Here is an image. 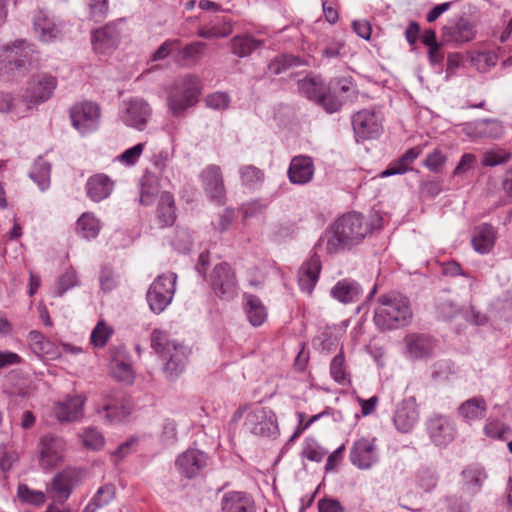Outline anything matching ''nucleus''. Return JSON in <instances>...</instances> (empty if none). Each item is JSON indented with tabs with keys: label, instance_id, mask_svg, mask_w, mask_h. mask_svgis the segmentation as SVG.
Masks as SVG:
<instances>
[{
	"label": "nucleus",
	"instance_id": "1",
	"mask_svg": "<svg viewBox=\"0 0 512 512\" xmlns=\"http://www.w3.org/2000/svg\"><path fill=\"white\" fill-rule=\"evenodd\" d=\"M382 228V218L366 217L360 212L352 211L338 217L329 227L325 249L330 255L360 245L375 231Z\"/></svg>",
	"mask_w": 512,
	"mask_h": 512
},
{
	"label": "nucleus",
	"instance_id": "2",
	"mask_svg": "<svg viewBox=\"0 0 512 512\" xmlns=\"http://www.w3.org/2000/svg\"><path fill=\"white\" fill-rule=\"evenodd\" d=\"M410 299L397 291L381 294L374 309V324L378 330L392 331L409 326L413 320Z\"/></svg>",
	"mask_w": 512,
	"mask_h": 512
},
{
	"label": "nucleus",
	"instance_id": "3",
	"mask_svg": "<svg viewBox=\"0 0 512 512\" xmlns=\"http://www.w3.org/2000/svg\"><path fill=\"white\" fill-rule=\"evenodd\" d=\"M151 347L164 361L163 373L167 380L175 381L185 370L189 349L169 339L165 331L154 329L151 333Z\"/></svg>",
	"mask_w": 512,
	"mask_h": 512
},
{
	"label": "nucleus",
	"instance_id": "4",
	"mask_svg": "<svg viewBox=\"0 0 512 512\" xmlns=\"http://www.w3.org/2000/svg\"><path fill=\"white\" fill-rule=\"evenodd\" d=\"M202 91L200 78L195 74L179 76L167 89V105L173 116H180L196 105Z\"/></svg>",
	"mask_w": 512,
	"mask_h": 512
},
{
	"label": "nucleus",
	"instance_id": "5",
	"mask_svg": "<svg viewBox=\"0 0 512 512\" xmlns=\"http://www.w3.org/2000/svg\"><path fill=\"white\" fill-rule=\"evenodd\" d=\"M208 283L213 295L221 301L230 302L239 294L236 271L228 262H220L213 267Z\"/></svg>",
	"mask_w": 512,
	"mask_h": 512
},
{
	"label": "nucleus",
	"instance_id": "6",
	"mask_svg": "<svg viewBox=\"0 0 512 512\" xmlns=\"http://www.w3.org/2000/svg\"><path fill=\"white\" fill-rule=\"evenodd\" d=\"M176 280L177 275L170 272L157 276L150 284L146 301L151 312L160 314L171 304L176 291Z\"/></svg>",
	"mask_w": 512,
	"mask_h": 512
},
{
	"label": "nucleus",
	"instance_id": "7",
	"mask_svg": "<svg viewBox=\"0 0 512 512\" xmlns=\"http://www.w3.org/2000/svg\"><path fill=\"white\" fill-rule=\"evenodd\" d=\"M477 36V25L467 15L449 19L441 28V39L448 45L461 46L473 41Z\"/></svg>",
	"mask_w": 512,
	"mask_h": 512
},
{
	"label": "nucleus",
	"instance_id": "8",
	"mask_svg": "<svg viewBox=\"0 0 512 512\" xmlns=\"http://www.w3.org/2000/svg\"><path fill=\"white\" fill-rule=\"evenodd\" d=\"M349 460L360 470H369L379 463L380 453L375 437H362L353 442Z\"/></svg>",
	"mask_w": 512,
	"mask_h": 512
},
{
	"label": "nucleus",
	"instance_id": "9",
	"mask_svg": "<svg viewBox=\"0 0 512 512\" xmlns=\"http://www.w3.org/2000/svg\"><path fill=\"white\" fill-rule=\"evenodd\" d=\"M101 115L100 107L92 101L76 103L70 109V118L73 127L85 135L95 131Z\"/></svg>",
	"mask_w": 512,
	"mask_h": 512
},
{
	"label": "nucleus",
	"instance_id": "10",
	"mask_svg": "<svg viewBox=\"0 0 512 512\" xmlns=\"http://www.w3.org/2000/svg\"><path fill=\"white\" fill-rule=\"evenodd\" d=\"M33 31L42 43H52L62 38L63 22L47 10L37 9L32 17Z\"/></svg>",
	"mask_w": 512,
	"mask_h": 512
},
{
	"label": "nucleus",
	"instance_id": "11",
	"mask_svg": "<svg viewBox=\"0 0 512 512\" xmlns=\"http://www.w3.org/2000/svg\"><path fill=\"white\" fill-rule=\"evenodd\" d=\"M123 23L124 19L120 18L93 30L91 33L93 49L101 54L110 53L115 50L120 43L122 35L121 25Z\"/></svg>",
	"mask_w": 512,
	"mask_h": 512
},
{
	"label": "nucleus",
	"instance_id": "12",
	"mask_svg": "<svg viewBox=\"0 0 512 512\" xmlns=\"http://www.w3.org/2000/svg\"><path fill=\"white\" fill-rule=\"evenodd\" d=\"M352 126L357 141L375 139L383 130L381 117L369 109L358 111L353 115Z\"/></svg>",
	"mask_w": 512,
	"mask_h": 512
},
{
	"label": "nucleus",
	"instance_id": "13",
	"mask_svg": "<svg viewBox=\"0 0 512 512\" xmlns=\"http://www.w3.org/2000/svg\"><path fill=\"white\" fill-rule=\"evenodd\" d=\"M245 425L252 434L257 436H272L278 432L276 415L267 407H258L250 411Z\"/></svg>",
	"mask_w": 512,
	"mask_h": 512
},
{
	"label": "nucleus",
	"instance_id": "14",
	"mask_svg": "<svg viewBox=\"0 0 512 512\" xmlns=\"http://www.w3.org/2000/svg\"><path fill=\"white\" fill-rule=\"evenodd\" d=\"M199 180L207 197L218 204H223L226 197V189L220 166L207 165L199 174Z\"/></svg>",
	"mask_w": 512,
	"mask_h": 512
},
{
	"label": "nucleus",
	"instance_id": "15",
	"mask_svg": "<svg viewBox=\"0 0 512 512\" xmlns=\"http://www.w3.org/2000/svg\"><path fill=\"white\" fill-rule=\"evenodd\" d=\"M57 87V79L47 74L33 76L27 84L23 99L30 105L43 103L51 98Z\"/></svg>",
	"mask_w": 512,
	"mask_h": 512
},
{
	"label": "nucleus",
	"instance_id": "16",
	"mask_svg": "<svg viewBox=\"0 0 512 512\" xmlns=\"http://www.w3.org/2000/svg\"><path fill=\"white\" fill-rule=\"evenodd\" d=\"M39 447L41 467L51 469L62 461L66 444L63 438L47 434L41 437Z\"/></svg>",
	"mask_w": 512,
	"mask_h": 512
},
{
	"label": "nucleus",
	"instance_id": "17",
	"mask_svg": "<svg viewBox=\"0 0 512 512\" xmlns=\"http://www.w3.org/2000/svg\"><path fill=\"white\" fill-rule=\"evenodd\" d=\"M125 112L122 115L123 122L134 129L143 131L152 116V108L142 98H133L126 101Z\"/></svg>",
	"mask_w": 512,
	"mask_h": 512
},
{
	"label": "nucleus",
	"instance_id": "18",
	"mask_svg": "<svg viewBox=\"0 0 512 512\" xmlns=\"http://www.w3.org/2000/svg\"><path fill=\"white\" fill-rule=\"evenodd\" d=\"M427 431L436 446L445 447L454 440L456 428L449 417L434 415L427 422Z\"/></svg>",
	"mask_w": 512,
	"mask_h": 512
},
{
	"label": "nucleus",
	"instance_id": "19",
	"mask_svg": "<svg viewBox=\"0 0 512 512\" xmlns=\"http://www.w3.org/2000/svg\"><path fill=\"white\" fill-rule=\"evenodd\" d=\"M406 351L409 358L420 360L434 355L436 340L429 334L409 333L404 338Z\"/></svg>",
	"mask_w": 512,
	"mask_h": 512
},
{
	"label": "nucleus",
	"instance_id": "20",
	"mask_svg": "<svg viewBox=\"0 0 512 512\" xmlns=\"http://www.w3.org/2000/svg\"><path fill=\"white\" fill-rule=\"evenodd\" d=\"M208 456L206 453L199 449H187L180 454L175 465L179 473L188 478L192 479L199 475L200 471L207 465Z\"/></svg>",
	"mask_w": 512,
	"mask_h": 512
},
{
	"label": "nucleus",
	"instance_id": "21",
	"mask_svg": "<svg viewBox=\"0 0 512 512\" xmlns=\"http://www.w3.org/2000/svg\"><path fill=\"white\" fill-rule=\"evenodd\" d=\"M463 132L471 139H498L504 134V126L497 119H479L465 123Z\"/></svg>",
	"mask_w": 512,
	"mask_h": 512
},
{
	"label": "nucleus",
	"instance_id": "22",
	"mask_svg": "<svg viewBox=\"0 0 512 512\" xmlns=\"http://www.w3.org/2000/svg\"><path fill=\"white\" fill-rule=\"evenodd\" d=\"M321 260L317 254L311 255L299 268L298 285L300 290L307 295H312L319 280L321 272Z\"/></svg>",
	"mask_w": 512,
	"mask_h": 512
},
{
	"label": "nucleus",
	"instance_id": "23",
	"mask_svg": "<svg viewBox=\"0 0 512 512\" xmlns=\"http://www.w3.org/2000/svg\"><path fill=\"white\" fill-rule=\"evenodd\" d=\"M411 399L399 403L394 413L393 422L396 429L402 433L410 432L419 419L416 403Z\"/></svg>",
	"mask_w": 512,
	"mask_h": 512
},
{
	"label": "nucleus",
	"instance_id": "24",
	"mask_svg": "<svg viewBox=\"0 0 512 512\" xmlns=\"http://www.w3.org/2000/svg\"><path fill=\"white\" fill-rule=\"evenodd\" d=\"M85 189L90 200L100 202L111 195L114 189V182L108 175L97 173L87 179Z\"/></svg>",
	"mask_w": 512,
	"mask_h": 512
},
{
	"label": "nucleus",
	"instance_id": "25",
	"mask_svg": "<svg viewBox=\"0 0 512 512\" xmlns=\"http://www.w3.org/2000/svg\"><path fill=\"white\" fill-rule=\"evenodd\" d=\"M313 175L314 164L310 157L300 155L292 158L288 168V178L292 184H307Z\"/></svg>",
	"mask_w": 512,
	"mask_h": 512
},
{
	"label": "nucleus",
	"instance_id": "26",
	"mask_svg": "<svg viewBox=\"0 0 512 512\" xmlns=\"http://www.w3.org/2000/svg\"><path fill=\"white\" fill-rule=\"evenodd\" d=\"M85 398L81 395H75L58 402L54 407L55 417L60 422H73L80 419L83 415Z\"/></svg>",
	"mask_w": 512,
	"mask_h": 512
},
{
	"label": "nucleus",
	"instance_id": "27",
	"mask_svg": "<svg viewBox=\"0 0 512 512\" xmlns=\"http://www.w3.org/2000/svg\"><path fill=\"white\" fill-rule=\"evenodd\" d=\"M363 289L354 279L344 278L339 280L330 291L332 298L342 304H349L359 301Z\"/></svg>",
	"mask_w": 512,
	"mask_h": 512
},
{
	"label": "nucleus",
	"instance_id": "28",
	"mask_svg": "<svg viewBox=\"0 0 512 512\" xmlns=\"http://www.w3.org/2000/svg\"><path fill=\"white\" fill-rule=\"evenodd\" d=\"M222 512H256L253 498L246 492L229 491L221 499Z\"/></svg>",
	"mask_w": 512,
	"mask_h": 512
},
{
	"label": "nucleus",
	"instance_id": "29",
	"mask_svg": "<svg viewBox=\"0 0 512 512\" xmlns=\"http://www.w3.org/2000/svg\"><path fill=\"white\" fill-rule=\"evenodd\" d=\"M488 405L483 396L478 395L467 399L457 409L459 417L466 423L472 424L485 418Z\"/></svg>",
	"mask_w": 512,
	"mask_h": 512
},
{
	"label": "nucleus",
	"instance_id": "30",
	"mask_svg": "<svg viewBox=\"0 0 512 512\" xmlns=\"http://www.w3.org/2000/svg\"><path fill=\"white\" fill-rule=\"evenodd\" d=\"M242 305L244 313L253 327H260L265 323L268 316L267 308L257 295L244 293Z\"/></svg>",
	"mask_w": 512,
	"mask_h": 512
},
{
	"label": "nucleus",
	"instance_id": "31",
	"mask_svg": "<svg viewBox=\"0 0 512 512\" xmlns=\"http://www.w3.org/2000/svg\"><path fill=\"white\" fill-rule=\"evenodd\" d=\"M497 239V231L489 223H482L476 226L472 235L473 249L480 254L489 253L495 245Z\"/></svg>",
	"mask_w": 512,
	"mask_h": 512
},
{
	"label": "nucleus",
	"instance_id": "32",
	"mask_svg": "<svg viewBox=\"0 0 512 512\" xmlns=\"http://www.w3.org/2000/svg\"><path fill=\"white\" fill-rule=\"evenodd\" d=\"M156 218L160 228L171 227L176 221V205L174 196L168 192H162L156 209Z\"/></svg>",
	"mask_w": 512,
	"mask_h": 512
},
{
	"label": "nucleus",
	"instance_id": "33",
	"mask_svg": "<svg viewBox=\"0 0 512 512\" xmlns=\"http://www.w3.org/2000/svg\"><path fill=\"white\" fill-rule=\"evenodd\" d=\"M421 154L419 147L408 149L400 158L391 162L388 167L380 173L381 178L394 175H402L412 170L411 165Z\"/></svg>",
	"mask_w": 512,
	"mask_h": 512
},
{
	"label": "nucleus",
	"instance_id": "34",
	"mask_svg": "<svg viewBox=\"0 0 512 512\" xmlns=\"http://www.w3.org/2000/svg\"><path fill=\"white\" fill-rule=\"evenodd\" d=\"M111 373L119 382L126 384L133 383L134 371L128 361L127 353L122 347L118 348L117 354L112 357Z\"/></svg>",
	"mask_w": 512,
	"mask_h": 512
},
{
	"label": "nucleus",
	"instance_id": "35",
	"mask_svg": "<svg viewBox=\"0 0 512 512\" xmlns=\"http://www.w3.org/2000/svg\"><path fill=\"white\" fill-rule=\"evenodd\" d=\"M31 52L30 44L23 39L16 40L11 45L4 47L5 58L8 64H14L16 69H20L26 65Z\"/></svg>",
	"mask_w": 512,
	"mask_h": 512
},
{
	"label": "nucleus",
	"instance_id": "36",
	"mask_svg": "<svg viewBox=\"0 0 512 512\" xmlns=\"http://www.w3.org/2000/svg\"><path fill=\"white\" fill-rule=\"evenodd\" d=\"M462 478L463 491L473 496L481 490L482 484L487 478V474L483 467L471 465L462 471Z\"/></svg>",
	"mask_w": 512,
	"mask_h": 512
},
{
	"label": "nucleus",
	"instance_id": "37",
	"mask_svg": "<svg viewBox=\"0 0 512 512\" xmlns=\"http://www.w3.org/2000/svg\"><path fill=\"white\" fill-rule=\"evenodd\" d=\"M233 31L232 24L225 17H217L209 24L200 27L197 35L204 39H217L229 36Z\"/></svg>",
	"mask_w": 512,
	"mask_h": 512
},
{
	"label": "nucleus",
	"instance_id": "38",
	"mask_svg": "<svg viewBox=\"0 0 512 512\" xmlns=\"http://www.w3.org/2000/svg\"><path fill=\"white\" fill-rule=\"evenodd\" d=\"M51 163L42 157H38L29 172V177L44 192L49 189L51 184Z\"/></svg>",
	"mask_w": 512,
	"mask_h": 512
},
{
	"label": "nucleus",
	"instance_id": "39",
	"mask_svg": "<svg viewBox=\"0 0 512 512\" xmlns=\"http://www.w3.org/2000/svg\"><path fill=\"white\" fill-rule=\"evenodd\" d=\"M30 110V105L20 97H14L10 93L0 92V112L12 113L18 118L24 117Z\"/></svg>",
	"mask_w": 512,
	"mask_h": 512
},
{
	"label": "nucleus",
	"instance_id": "40",
	"mask_svg": "<svg viewBox=\"0 0 512 512\" xmlns=\"http://www.w3.org/2000/svg\"><path fill=\"white\" fill-rule=\"evenodd\" d=\"M116 495V488L113 484L107 483L100 486L82 512H96L107 506Z\"/></svg>",
	"mask_w": 512,
	"mask_h": 512
},
{
	"label": "nucleus",
	"instance_id": "41",
	"mask_svg": "<svg viewBox=\"0 0 512 512\" xmlns=\"http://www.w3.org/2000/svg\"><path fill=\"white\" fill-rule=\"evenodd\" d=\"M262 45V41L250 34L236 35L231 40V51L239 58L249 56Z\"/></svg>",
	"mask_w": 512,
	"mask_h": 512
},
{
	"label": "nucleus",
	"instance_id": "42",
	"mask_svg": "<svg viewBox=\"0 0 512 512\" xmlns=\"http://www.w3.org/2000/svg\"><path fill=\"white\" fill-rule=\"evenodd\" d=\"M206 43L201 41H195L182 48H178V61L183 65L195 64L204 53L206 49Z\"/></svg>",
	"mask_w": 512,
	"mask_h": 512
},
{
	"label": "nucleus",
	"instance_id": "43",
	"mask_svg": "<svg viewBox=\"0 0 512 512\" xmlns=\"http://www.w3.org/2000/svg\"><path fill=\"white\" fill-rule=\"evenodd\" d=\"M97 412L109 423L119 422L126 416L124 406L116 398L107 400Z\"/></svg>",
	"mask_w": 512,
	"mask_h": 512
},
{
	"label": "nucleus",
	"instance_id": "44",
	"mask_svg": "<svg viewBox=\"0 0 512 512\" xmlns=\"http://www.w3.org/2000/svg\"><path fill=\"white\" fill-rule=\"evenodd\" d=\"M242 185L249 189H255L262 185L265 179L264 172L254 165H243L239 168Z\"/></svg>",
	"mask_w": 512,
	"mask_h": 512
},
{
	"label": "nucleus",
	"instance_id": "45",
	"mask_svg": "<svg viewBox=\"0 0 512 512\" xmlns=\"http://www.w3.org/2000/svg\"><path fill=\"white\" fill-rule=\"evenodd\" d=\"M298 88L304 97L315 102L316 104L326 90L324 84L316 78H304L300 80Z\"/></svg>",
	"mask_w": 512,
	"mask_h": 512
},
{
	"label": "nucleus",
	"instance_id": "46",
	"mask_svg": "<svg viewBox=\"0 0 512 512\" xmlns=\"http://www.w3.org/2000/svg\"><path fill=\"white\" fill-rule=\"evenodd\" d=\"M77 229L84 238L91 239L98 236L101 224L94 214L86 212L78 218Z\"/></svg>",
	"mask_w": 512,
	"mask_h": 512
},
{
	"label": "nucleus",
	"instance_id": "47",
	"mask_svg": "<svg viewBox=\"0 0 512 512\" xmlns=\"http://www.w3.org/2000/svg\"><path fill=\"white\" fill-rule=\"evenodd\" d=\"M435 313L438 319L451 321L461 313V308L454 300L439 297L435 304Z\"/></svg>",
	"mask_w": 512,
	"mask_h": 512
},
{
	"label": "nucleus",
	"instance_id": "48",
	"mask_svg": "<svg viewBox=\"0 0 512 512\" xmlns=\"http://www.w3.org/2000/svg\"><path fill=\"white\" fill-rule=\"evenodd\" d=\"M80 280L77 271L72 267H68L57 279L55 293L56 296L62 297L68 290L78 287Z\"/></svg>",
	"mask_w": 512,
	"mask_h": 512
},
{
	"label": "nucleus",
	"instance_id": "49",
	"mask_svg": "<svg viewBox=\"0 0 512 512\" xmlns=\"http://www.w3.org/2000/svg\"><path fill=\"white\" fill-rule=\"evenodd\" d=\"M52 489L59 496L67 499L73 490V475L70 471H63L55 475L52 481Z\"/></svg>",
	"mask_w": 512,
	"mask_h": 512
},
{
	"label": "nucleus",
	"instance_id": "50",
	"mask_svg": "<svg viewBox=\"0 0 512 512\" xmlns=\"http://www.w3.org/2000/svg\"><path fill=\"white\" fill-rule=\"evenodd\" d=\"M328 453L314 438L307 437L304 441L302 456L313 462H321Z\"/></svg>",
	"mask_w": 512,
	"mask_h": 512
},
{
	"label": "nucleus",
	"instance_id": "51",
	"mask_svg": "<svg viewBox=\"0 0 512 512\" xmlns=\"http://www.w3.org/2000/svg\"><path fill=\"white\" fill-rule=\"evenodd\" d=\"M17 496L20 501L35 506H41L46 501L44 492L40 490H32L26 484H19L17 489Z\"/></svg>",
	"mask_w": 512,
	"mask_h": 512
},
{
	"label": "nucleus",
	"instance_id": "52",
	"mask_svg": "<svg viewBox=\"0 0 512 512\" xmlns=\"http://www.w3.org/2000/svg\"><path fill=\"white\" fill-rule=\"evenodd\" d=\"M511 159V154L504 149L496 148L484 152L481 164L484 167H495L507 163Z\"/></svg>",
	"mask_w": 512,
	"mask_h": 512
},
{
	"label": "nucleus",
	"instance_id": "53",
	"mask_svg": "<svg viewBox=\"0 0 512 512\" xmlns=\"http://www.w3.org/2000/svg\"><path fill=\"white\" fill-rule=\"evenodd\" d=\"M330 374L338 384L343 385L347 382L345 356L342 351L333 357L330 364Z\"/></svg>",
	"mask_w": 512,
	"mask_h": 512
},
{
	"label": "nucleus",
	"instance_id": "54",
	"mask_svg": "<svg viewBox=\"0 0 512 512\" xmlns=\"http://www.w3.org/2000/svg\"><path fill=\"white\" fill-rule=\"evenodd\" d=\"M205 105L213 110H226L231 103V98L228 93L216 91L208 94L204 99Z\"/></svg>",
	"mask_w": 512,
	"mask_h": 512
},
{
	"label": "nucleus",
	"instance_id": "55",
	"mask_svg": "<svg viewBox=\"0 0 512 512\" xmlns=\"http://www.w3.org/2000/svg\"><path fill=\"white\" fill-rule=\"evenodd\" d=\"M89 15L95 22L103 21L109 12V0H89Z\"/></svg>",
	"mask_w": 512,
	"mask_h": 512
},
{
	"label": "nucleus",
	"instance_id": "56",
	"mask_svg": "<svg viewBox=\"0 0 512 512\" xmlns=\"http://www.w3.org/2000/svg\"><path fill=\"white\" fill-rule=\"evenodd\" d=\"M327 113L332 114L340 110L342 101L336 96L335 93L327 89L317 102Z\"/></svg>",
	"mask_w": 512,
	"mask_h": 512
},
{
	"label": "nucleus",
	"instance_id": "57",
	"mask_svg": "<svg viewBox=\"0 0 512 512\" xmlns=\"http://www.w3.org/2000/svg\"><path fill=\"white\" fill-rule=\"evenodd\" d=\"M110 335L111 330L103 322H99L93 329L90 340L95 347H104Z\"/></svg>",
	"mask_w": 512,
	"mask_h": 512
},
{
	"label": "nucleus",
	"instance_id": "58",
	"mask_svg": "<svg viewBox=\"0 0 512 512\" xmlns=\"http://www.w3.org/2000/svg\"><path fill=\"white\" fill-rule=\"evenodd\" d=\"M105 440L103 435L94 428H89L84 432L83 444L85 447L99 450L104 446Z\"/></svg>",
	"mask_w": 512,
	"mask_h": 512
},
{
	"label": "nucleus",
	"instance_id": "59",
	"mask_svg": "<svg viewBox=\"0 0 512 512\" xmlns=\"http://www.w3.org/2000/svg\"><path fill=\"white\" fill-rule=\"evenodd\" d=\"M180 45L179 39H168L163 42L153 53L152 60L159 61L167 58L171 53L177 51Z\"/></svg>",
	"mask_w": 512,
	"mask_h": 512
},
{
	"label": "nucleus",
	"instance_id": "60",
	"mask_svg": "<svg viewBox=\"0 0 512 512\" xmlns=\"http://www.w3.org/2000/svg\"><path fill=\"white\" fill-rule=\"evenodd\" d=\"M446 160V156L440 150L436 149L427 155L423 165L431 172L438 173L445 164Z\"/></svg>",
	"mask_w": 512,
	"mask_h": 512
},
{
	"label": "nucleus",
	"instance_id": "61",
	"mask_svg": "<svg viewBox=\"0 0 512 512\" xmlns=\"http://www.w3.org/2000/svg\"><path fill=\"white\" fill-rule=\"evenodd\" d=\"M144 150V144L138 143L131 148L126 149L118 156L120 162L131 166L137 163Z\"/></svg>",
	"mask_w": 512,
	"mask_h": 512
},
{
	"label": "nucleus",
	"instance_id": "62",
	"mask_svg": "<svg viewBox=\"0 0 512 512\" xmlns=\"http://www.w3.org/2000/svg\"><path fill=\"white\" fill-rule=\"evenodd\" d=\"M477 163L476 155L472 153H465L461 156L457 166L453 170V176L463 175L475 168Z\"/></svg>",
	"mask_w": 512,
	"mask_h": 512
},
{
	"label": "nucleus",
	"instance_id": "63",
	"mask_svg": "<svg viewBox=\"0 0 512 512\" xmlns=\"http://www.w3.org/2000/svg\"><path fill=\"white\" fill-rule=\"evenodd\" d=\"M352 87L351 77H335L329 81L328 90L333 93H348Z\"/></svg>",
	"mask_w": 512,
	"mask_h": 512
},
{
	"label": "nucleus",
	"instance_id": "64",
	"mask_svg": "<svg viewBox=\"0 0 512 512\" xmlns=\"http://www.w3.org/2000/svg\"><path fill=\"white\" fill-rule=\"evenodd\" d=\"M448 509L450 512H469L470 504L464 500L462 495H451L446 497Z\"/></svg>",
	"mask_w": 512,
	"mask_h": 512
}]
</instances>
